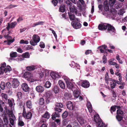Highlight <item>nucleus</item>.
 Segmentation results:
<instances>
[{
	"mask_svg": "<svg viewBox=\"0 0 127 127\" xmlns=\"http://www.w3.org/2000/svg\"><path fill=\"white\" fill-rule=\"evenodd\" d=\"M55 122L57 123L58 125H59L61 123V120L59 119H56Z\"/></svg>",
	"mask_w": 127,
	"mask_h": 127,
	"instance_id": "nucleus-63",
	"label": "nucleus"
},
{
	"mask_svg": "<svg viewBox=\"0 0 127 127\" xmlns=\"http://www.w3.org/2000/svg\"><path fill=\"white\" fill-rule=\"evenodd\" d=\"M116 0H109V3L110 5L113 6L116 2Z\"/></svg>",
	"mask_w": 127,
	"mask_h": 127,
	"instance_id": "nucleus-39",
	"label": "nucleus"
},
{
	"mask_svg": "<svg viewBox=\"0 0 127 127\" xmlns=\"http://www.w3.org/2000/svg\"><path fill=\"white\" fill-rule=\"evenodd\" d=\"M50 117V115L48 112H46L44 115L43 116V117L48 119Z\"/></svg>",
	"mask_w": 127,
	"mask_h": 127,
	"instance_id": "nucleus-43",
	"label": "nucleus"
},
{
	"mask_svg": "<svg viewBox=\"0 0 127 127\" xmlns=\"http://www.w3.org/2000/svg\"><path fill=\"white\" fill-rule=\"evenodd\" d=\"M58 83L61 88L63 89H64L65 88V85L64 82L61 80L58 81Z\"/></svg>",
	"mask_w": 127,
	"mask_h": 127,
	"instance_id": "nucleus-20",
	"label": "nucleus"
},
{
	"mask_svg": "<svg viewBox=\"0 0 127 127\" xmlns=\"http://www.w3.org/2000/svg\"><path fill=\"white\" fill-rule=\"evenodd\" d=\"M22 87L23 90L25 92H27L29 90V87L27 84L23 83L22 85Z\"/></svg>",
	"mask_w": 127,
	"mask_h": 127,
	"instance_id": "nucleus-15",
	"label": "nucleus"
},
{
	"mask_svg": "<svg viewBox=\"0 0 127 127\" xmlns=\"http://www.w3.org/2000/svg\"><path fill=\"white\" fill-rule=\"evenodd\" d=\"M11 69V68L9 66H7L6 67L4 68L3 71L4 72L6 73L9 72Z\"/></svg>",
	"mask_w": 127,
	"mask_h": 127,
	"instance_id": "nucleus-29",
	"label": "nucleus"
},
{
	"mask_svg": "<svg viewBox=\"0 0 127 127\" xmlns=\"http://www.w3.org/2000/svg\"><path fill=\"white\" fill-rule=\"evenodd\" d=\"M23 75L24 78L31 82H34L35 80L33 79L32 74L30 72H26L23 74Z\"/></svg>",
	"mask_w": 127,
	"mask_h": 127,
	"instance_id": "nucleus-3",
	"label": "nucleus"
},
{
	"mask_svg": "<svg viewBox=\"0 0 127 127\" xmlns=\"http://www.w3.org/2000/svg\"><path fill=\"white\" fill-rule=\"evenodd\" d=\"M72 64L74 66L76 67H78V66H79V64H77L76 63H75L73 62L72 63Z\"/></svg>",
	"mask_w": 127,
	"mask_h": 127,
	"instance_id": "nucleus-64",
	"label": "nucleus"
},
{
	"mask_svg": "<svg viewBox=\"0 0 127 127\" xmlns=\"http://www.w3.org/2000/svg\"><path fill=\"white\" fill-rule=\"evenodd\" d=\"M106 62L107 60L105 56L104 55L103 57V62L104 64H105L106 63Z\"/></svg>",
	"mask_w": 127,
	"mask_h": 127,
	"instance_id": "nucleus-59",
	"label": "nucleus"
},
{
	"mask_svg": "<svg viewBox=\"0 0 127 127\" xmlns=\"http://www.w3.org/2000/svg\"><path fill=\"white\" fill-rule=\"evenodd\" d=\"M22 94L20 92H18L17 96L19 98H21L22 97Z\"/></svg>",
	"mask_w": 127,
	"mask_h": 127,
	"instance_id": "nucleus-53",
	"label": "nucleus"
},
{
	"mask_svg": "<svg viewBox=\"0 0 127 127\" xmlns=\"http://www.w3.org/2000/svg\"><path fill=\"white\" fill-rule=\"evenodd\" d=\"M8 114L9 115V118L14 117H15L14 114L13 113L12 111L11 110L8 111Z\"/></svg>",
	"mask_w": 127,
	"mask_h": 127,
	"instance_id": "nucleus-38",
	"label": "nucleus"
},
{
	"mask_svg": "<svg viewBox=\"0 0 127 127\" xmlns=\"http://www.w3.org/2000/svg\"><path fill=\"white\" fill-rule=\"evenodd\" d=\"M16 120L15 117H10L9 118L10 122L11 124L12 125H13L14 123V121Z\"/></svg>",
	"mask_w": 127,
	"mask_h": 127,
	"instance_id": "nucleus-27",
	"label": "nucleus"
},
{
	"mask_svg": "<svg viewBox=\"0 0 127 127\" xmlns=\"http://www.w3.org/2000/svg\"><path fill=\"white\" fill-rule=\"evenodd\" d=\"M55 112L54 115H53L52 117V119L54 120L56 117H59L60 116V113L61 112L62 109L60 108L55 107L54 108Z\"/></svg>",
	"mask_w": 127,
	"mask_h": 127,
	"instance_id": "nucleus-5",
	"label": "nucleus"
},
{
	"mask_svg": "<svg viewBox=\"0 0 127 127\" xmlns=\"http://www.w3.org/2000/svg\"><path fill=\"white\" fill-rule=\"evenodd\" d=\"M73 91V94L74 97L76 98H78L80 94L79 91L75 89Z\"/></svg>",
	"mask_w": 127,
	"mask_h": 127,
	"instance_id": "nucleus-16",
	"label": "nucleus"
},
{
	"mask_svg": "<svg viewBox=\"0 0 127 127\" xmlns=\"http://www.w3.org/2000/svg\"><path fill=\"white\" fill-rule=\"evenodd\" d=\"M39 46L42 48H44L45 47V45L44 42H40Z\"/></svg>",
	"mask_w": 127,
	"mask_h": 127,
	"instance_id": "nucleus-52",
	"label": "nucleus"
},
{
	"mask_svg": "<svg viewBox=\"0 0 127 127\" xmlns=\"http://www.w3.org/2000/svg\"><path fill=\"white\" fill-rule=\"evenodd\" d=\"M41 72L43 73L45 76H47L49 74V71L48 70L43 69L41 70Z\"/></svg>",
	"mask_w": 127,
	"mask_h": 127,
	"instance_id": "nucleus-36",
	"label": "nucleus"
},
{
	"mask_svg": "<svg viewBox=\"0 0 127 127\" xmlns=\"http://www.w3.org/2000/svg\"><path fill=\"white\" fill-rule=\"evenodd\" d=\"M52 94L50 91H48L46 92L44 94V96L47 99H50L52 96Z\"/></svg>",
	"mask_w": 127,
	"mask_h": 127,
	"instance_id": "nucleus-13",
	"label": "nucleus"
},
{
	"mask_svg": "<svg viewBox=\"0 0 127 127\" xmlns=\"http://www.w3.org/2000/svg\"><path fill=\"white\" fill-rule=\"evenodd\" d=\"M110 87L112 89L114 88L116 86L115 80H113L110 82Z\"/></svg>",
	"mask_w": 127,
	"mask_h": 127,
	"instance_id": "nucleus-23",
	"label": "nucleus"
},
{
	"mask_svg": "<svg viewBox=\"0 0 127 127\" xmlns=\"http://www.w3.org/2000/svg\"><path fill=\"white\" fill-rule=\"evenodd\" d=\"M18 125L20 126H22L24 125V123L23 121H21L19 120V121Z\"/></svg>",
	"mask_w": 127,
	"mask_h": 127,
	"instance_id": "nucleus-56",
	"label": "nucleus"
},
{
	"mask_svg": "<svg viewBox=\"0 0 127 127\" xmlns=\"http://www.w3.org/2000/svg\"><path fill=\"white\" fill-rule=\"evenodd\" d=\"M40 38L39 36L37 35L34 34L32 37V40L30 41V44L33 46H34L37 44V43L40 41Z\"/></svg>",
	"mask_w": 127,
	"mask_h": 127,
	"instance_id": "nucleus-1",
	"label": "nucleus"
},
{
	"mask_svg": "<svg viewBox=\"0 0 127 127\" xmlns=\"http://www.w3.org/2000/svg\"><path fill=\"white\" fill-rule=\"evenodd\" d=\"M17 24V22H12L11 23H8V26L6 27V29L8 31L10 28H13Z\"/></svg>",
	"mask_w": 127,
	"mask_h": 127,
	"instance_id": "nucleus-9",
	"label": "nucleus"
},
{
	"mask_svg": "<svg viewBox=\"0 0 127 127\" xmlns=\"http://www.w3.org/2000/svg\"><path fill=\"white\" fill-rule=\"evenodd\" d=\"M116 118L119 121H121V120H122L123 119V117L122 116L119 115H117L116 116Z\"/></svg>",
	"mask_w": 127,
	"mask_h": 127,
	"instance_id": "nucleus-50",
	"label": "nucleus"
},
{
	"mask_svg": "<svg viewBox=\"0 0 127 127\" xmlns=\"http://www.w3.org/2000/svg\"><path fill=\"white\" fill-rule=\"evenodd\" d=\"M70 12L69 13H74L75 14H77V11L76 9V7L73 6L72 7H71L70 8Z\"/></svg>",
	"mask_w": 127,
	"mask_h": 127,
	"instance_id": "nucleus-19",
	"label": "nucleus"
},
{
	"mask_svg": "<svg viewBox=\"0 0 127 127\" xmlns=\"http://www.w3.org/2000/svg\"><path fill=\"white\" fill-rule=\"evenodd\" d=\"M116 84L117 83L118 85H124L125 83L124 82H122V81H119L117 80H115Z\"/></svg>",
	"mask_w": 127,
	"mask_h": 127,
	"instance_id": "nucleus-45",
	"label": "nucleus"
},
{
	"mask_svg": "<svg viewBox=\"0 0 127 127\" xmlns=\"http://www.w3.org/2000/svg\"><path fill=\"white\" fill-rule=\"evenodd\" d=\"M6 86L8 88H10L11 87V85L9 82H8L6 83Z\"/></svg>",
	"mask_w": 127,
	"mask_h": 127,
	"instance_id": "nucleus-61",
	"label": "nucleus"
},
{
	"mask_svg": "<svg viewBox=\"0 0 127 127\" xmlns=\"http://www.w3.org/2000/svg\"><path fill=\"white\" fill-rule=\"evenodd\" d=\"M24 60V59H23L21 58H18L16 59H14V60H16L18 62H19L20 61H21L23 60Z\"/></svg>",
	"mask_w": 127,
	"mask_h": 127,
	"instance_id": "nucleus-55",
	"label": "nucleus"
},
{
	"mask_svg": "<svg viewBox=\"0 0 127 127\" xmlns=\"http://www.w3.org/2000/svg\"><path fill=\"white\" fill-rule=\"evenodd\" d=\"M56 106L57 108H62L63 107V105L61 103H57L56 104Z\"/></svg>",
	"mask_w": 127,
	"mask_h": 127,
	"instance_id": "nucleus-47",
	"label": "nucleus"
},
{
	"mask_svg": "<svg viewBox=\"0 0 127 127\" xmlns=\"http://www.w3.org/2000/svg\"><path fill=\"white\" fill-rule=\"evenodd\" d=\"M23 115L24 118L27 119H30L32 116V113L30 112H28L27 113L26 112H24L23 113Z\"/></svg>",
	"mask_w": 127,
	"mask_h": 127,
	"instance_id": "nucleus-8",
	"label": "nucleus"
},
{
	"mask_svg": "<svg viewBox=\"0 0 127 127\" xmlns=\"http://www.w3.org/2000/svg\"><path fill=\"white\" fill-rule=\"evenodd\" d=\"M72 126L73 127H78V122L76 121H74L72 123Z\"/></svg>",
	"mask_w": 127,
	"mask_h": 127,
	"instance_id": "nucleus-40",
	"label": "nucleus"
},
{
	"mask_svg": "<svg viewBox=\"0 0 127 127\" xmlns=\"http://www.w3.org/2000/svg\"><path fill=\"white\" fill-rule=\"evenodd\" d=\"M111 113H112L113 112L115 111L116 110V108L115 106H114L111 107Z\"/></svg>",
	"mask_w": 127,
	"mask_h": 127,
	"instance_id": "nucleus-60",
	"label": "nucleus"
},
{
	"mask_svg": "<svg viewBox=\"0 0 127 127\" xmlns=\"http://www.w3.org/2000/svg\"><path fill=\"white\" fill-rule=\"evenodd\" d=\"M51 86V84L50 82L47 81L46 82L45 85L44 87L46 88H50Z\"/></svg>",
	"mask_w": 127,
	"mask_h": 127,
	"instance_id": "nucleus-33",
	"label": "nucleus"
},
{
	"mask_svg": "<svg viewBox=\"0 0 127 127\" xmlns=\"http://www.w3.org/2000/svg\"><path fill=\"white\" fill-rule=\"evenodd\" d=\"M30 55L28 52H26L23 54L22 55V57L24 58H29Z\"/></svg>",
	"mask_w": 127,
	"mask_h": 127,
	"instance_id": "nucleus-35",
	"label": "nucleus"
},
{
	"mask_svg": "<svg viewBox=\"0 0 127 127\" xmlns=\"http://www.w3.org/2000/svg\"><path fill=\"white\" fill-rule=\"evenodd\" d=\"M0 87L2 90H4L5 87V83L3 82H2L0 84Z\"/></svg>",
	"mask_w": 127,
	"mask_h": 127,
	"instance_id": "nucleus-41",
	"label": "nucleus"
},
{
	"mask_svg": "<svg viewBox=\"0 0 127 127\" xmlns=\"http://www.w3.org/2000/svg\"><path fill=\"white\" fill-rule=\"evenodd\" d=\"M94 120L96 123V125L99 127H103V124L102 120L99 118V116L97 114L95 115L94 117Z\"/></svg>",
	"mask_w": 127,
	"mask_h": 127,
	"instance_id": "nucleus-2",
	"label": "nucleus"
},
{
	"mask_svg": "<svg viewBox=\"0 0 127 127\" xmlns=\"http://www.w3.org/2000/svg\"><path fill=\"white\" fill-rule=\"evenodd\" d=\"M2 97L4 100H7L8 99V95L2 93L1 94Z\"/></svg>",
	"mask_w": 127,
	"mask_h": 127,
	"instance_id": "nucleus-31",
	"label": "nucleus"
},
{
	"mask_svg": "<svg viewBox=\"0 0 127 127\" xmlns=\"http://www.w3.org/2000/svg\"><path fill=\"white\" fill-rule=\"evenodd\" d=\"M108 31L110 32H115V29L114 28L110 25L107 24V26Z\"/></svg>",
	"mask_w": 127,
	"mask_h": 127,
	"instance_id": "nucleus-12",
	"label": "nucleus"
},
{
	"mask_svg": "<svg viewBox=\"0 0 127 127\" xmlns=\"http://www.w3.org/2000/svg\"><path fill=\"white\" fill-rule=\"evenodd\" d=\"M104 8L105 10L106 11H108L109 10V7L108 3L107 1H105L104 2Z\"/></svg>",
	"mask_w": 127,
	"mask_h": 127,
	"instance_id": "nucleus-24",
	"label": "nucleus"
},
{
	"mask_svg": "<svg viewBox=\"0 0 127 127\" xmlns=\"http://www.w3.org/2000/svg\"><path fill=\"white\" fill-rule=\"evenodd\" d=\"M125 12L124 10L123 9H120L119 10L118 13L120 15H123Z\"/></svg>",
	"mask_w": 127,
	"mask_h": 127,
	"instance_id": "nucleus-51",
	"label": "nucleus"
},
{
	"mask_svg": "<svg viewBox=\"0 0 127 127\" xmlns=\"http://www.w3.org/2000/svg\"><path fill=\"white\" fill-rule=\"evenodd\" d=\"M77 119L81 124H82L85 123V121L83 120L82 118L80 116L77 117Z\"/></svg>",
	"mask_w": 127,
	"mask_h": 127,
	"instance_id": "nucleus-21",
	"label": "nucleus"
},
{
	"mask_svg": "<svg viewBox=\"0 0 127 127\" xmlns=\"http://www.w3.org/2000/svg\"><path fill=\"white\" fill-rule=\"evenodd\" d=\"M6 66V64L5 63L2 64L1 65L0 67V74H2L4 73L3 70L5 67Z\"/></svg>",
	"mask_w": 127,
	"mask_h": 127,
	"instance_id": "nucleus-22",
	"label": "nucleus"
},
{
	"mask_svg": "<svg viewBox=\"0 0 127 127\" xmlns=\"http://www.w3.org/2000/svg\"><path fill=\"white\" fill-rule=\"evenodd\" d=\"M107 24H101L99 25L98 28L100 30H105L107 28Z\"/></svg>",
	"mask_w": 127,
	"mask_h": 127,
	"instance_id": "nucleus-14",
	"label": "nucleus"
},
{
	"mask_svg": "<svg viewBox=\"0 0 127 127\" xmlns=\"http://www.w3.org/2000/svg\"><path fill=\"white\" fill-rule=\"evenodd\" d=\"M54 92L55 94L58 93L59 92V89L57 87L55 86L53 88Z\"/></svg>",
	"mask_w": 127,
	"mask_h": 127,
	"instance_id": "nucleus-46",
	"label": "nucleus"
},
{
	"mask_svg": "<svg viewBox=\"0 0 127 127\" xmlns=\"http://www.w3.org/2000/svg\"><path fill=\"white\" fill-rule=\"evenodd\" d=\"M10 56L11 57L16 58L18 56V55L17 52H12L10 53Z\"/></svg>",
	"mask_w": 127,
	"mask_h": 127,
	"instance_id": "nucleus-28",
	"label": "nucleus"
},
{
	"mask_svg": "<svg viewBox=\"0 0 127 127\" xmlns=\"http://www.w3.org/2000/svg\"><path fill=\"white\" fill-rule=\"evenodd\" d=\"M19 84V82L16 79H14L12 81V86L13 88H16L17 87Z\"/></svg>",
	"mask_w": 127,
	"mask_h": 127,
	"instance_id": "nucleus-7",
	"label": "nucleus"
},
{
	"mask_svg": "<svg viewBox=\"0 0 127 127\" xmlns=\"http://www.w3.org/2000/svg\"><path fill=\"white\" fill-rule=\"evenodd\" d=\"M68 115V113L66 111H65L63 114L62 117L63 118H64L67 117Z\"/></svg>",
	"mask_w": 127,
	"mask_h": 127,
	"instance_id": "nucleus-44",
	"label": "nucleus"
},
{
	"mask_svg": "<svg viewBox=\"0 0 127 127\" xmlns=\"http://www.w3.org/2000/svg\"><path fill=\"white\" fill-rule=\"evenodd\" d=\"M64 96L65 98L68 99L71 97V95L70 94H68L67 93H65L64 94Z\"/></svg>",
	"mask_w": 127,
	"mask_h": 127,
	"instance_id": "nucleus-42",
	"label": "nucleus"
},
{
	"mask_svg": "<svg viewBox=\"0 0 127 127\" xmlns=\"http://www.w3.org/2000/svg\"><path fill=\"white\" fill-rule=\"evenodd\" d=\"M28 108L30 109L32 108V104L31 101L30 100H29L26 102Z\"/></svg>",
	"mask_w": 127,
	"mask_h": 127,
	"instance_id": "nucleus-34",
	"label": "nucleus"
},
{
	"mask_svg": "<svg viewBox=\"0 0 127 127\" xmlns=\"http://www.w3.org/2000/svg\"><path fill=\"white\" fill-rule=\"evenodd\" d=\"M36 67L33 65L29 66L26 67L27 69L28 70H32L35 69Z\"/></svg>",
	"mask_w": 127,
	"mask_h": 127,
	"instance_id": "nucleus-30",
	"label": "nucleus"
},
{
	"mask_svg": "<svg viewBox=\"0 0 127 127\" xmlns=\"http://www.w3.org/2000/svg\"><path fill=\"white\" fill-rule=\"evenodd\" d=\"M69 18L71 20H74L73 21H75L74 19L76 18H75V16L74 15L71 13H68Z\"/></svg>",
	"mask_w": 127,
	"mask_h": 127,
	"instance_id": "nucleus-32",
	"label": "nucleus"
},
{
	"mask_svg": "<svg viewBox=\"0 0 127 127\" xmlns=\"http://www.w3.org/2000/svg\"><path fill=\"white\" fill-rule=\"evenodd\" d=\"M82 86L84 88H87L89 87L90 84L87 81H85L82 83Z\"/></svg>",
	"mask_w": 127,
	"mask_h": 127,
	"instance_id": "nucleus-17",
	"label": "nucleus"
},
{
	"mask_svg": "<svg viewBox=\"0 0 127 127\" xmlns=\"http://www.w3.org/2000/svg\"><path fill=\"white\" fill-rule=\"evenodd\" d=\"M68 123V121L66 119H64L63 121V124L64 125H66Z\"/></svg>",
	"mask_w": 127,
	"mask_h": 127,
	"instance_id": "nucleus-62",
	"label": "nucleus"
},
{
	"mask_svg": "<svg viewBox=\"0 0 127 127\" xmlns=\"http://www.w3.org/2000/svg\"><path fill=\"white\" fill-rule=\"evenodd\" d=\"M59 10L61 12H64L65 10V6L64 5L61 6L60 7Z\"/></svg>",
	"mask_w": 127,
	"mask_h": 127,
	"instance_id": "nucleus-37",
	"label": "nucleus"
},
{
	"mask_svg": "<svg viewBox=\"0 0 127 127\" xmlns=\"http://www.w3.org/2000/svg\"><path fill=\"white\" fill-rule=\"evenodd\" d=\"M44 100L42 98H41L39 99V103L40 104L43 105L44 104Z\"/></svg>",
	"mask_w": 127,
	"mask_h": 127,
	"instance_id": "nucleus-48",
	"label": "nucleus"
},
{
	"mask_svg": "<svg viewBox=\"0 0 127 127\" xmlns=\"http://www.w3.org/2000/svg\"><path fill=\"white\" fill-rule=\"evenodd\" d=\"M64 79L66 83V86L68 88L71 89L72 91L75 89L74 87L73 84L70 82V80L68 78L66 77H64Z\"/></svg>",
	"mask_w": 127,
	"mask_h": 127,
	"instance_id": "nucleus-6",
	"label": "nucleus"
},
{
	"mask_svg": "<svg viewBox=\"0 0 127 127\" xmlns=\"http://www.w3.org/2000/svg\"><path fill=\"white\" fill-rule=\"evenodd\" d=\"M44 22L43 21H39L34 23L32 26V27H35L38 25H43Z\"/></svg>",
	"mask_w": 127,
	"mask_h": 127,
	"instance_id": "nucleus-25",
	"label": "nucleus"
},
{
	"mask_svg": "<svg viewBox=\"0 0 127 127\" xmlns=\"http://www.w3.org/2000/svg\"><path fill=\"white\" fill-rule=\"evenodd\" d=\"M123 111L120 109H119L117 110V113L118 115V114H123Z\"/></svg>",
	"mask_w": 127,
	"mask_h": 127,
	"instance_id": "nucleus-49",
	"label": "nucleus"
},
{
	"mask_svg": "<svg viewBox=\"0 0 127 127\" xmlns=\"http://www.w3.org/2000/svg\"><path fill=\"white\" fill-rule=\"evenodd\" d=\"M14 100L13 99L11 100V99H8V104L9 107H12L13 105L14 104Z\"/></svg>",
	"mask_w": 127,
	"mask_h": 127,
	"instance_id": "nucleus-26",
	"label": "nucleus"
},
{
	"mask_svg": "<svg viewBox=\"0 0 127 127\" xmlns=\"http://www.w3.org/2000/svg\"><path fill=\"white\" fill-rule=\"evenodd\" d=\"M36 90L38 93H42L44 91V88L42 86H38L36 87Z\"/></svg>",
	"mask_w": 127,
	"mask_h": 127,
	"instance_id": "nucleus-11",
	"label": "nucleus"
},
{
	"mask_svg": "<svg viewBox=\"0 0 127 127\" xmlns=\"http://www.w3.org/2000/svg\"><path fill=\"white\" fill-rule=\"evenodd\" d=\"M67 107L70 110H72L74 107V105L71 102L69 101L67 103Z\"/></svg>",
	"mask_w": 127,
	"mask_h": 127,
	"instance_id": "nucleus-10",
	"label": "nucleus"
},
{
	"mask_svg": "<svg viewBox=\"0 0 127 127\" xmlns=\"http://www.w3.org/2000/svg\"><path fill=\"white\" fill-rule=\"evenodd\" d=\"M14 41V39H13L12 40H8L7 43V44L9 45L11 43H12Z\"/></svg>",
	"mask_w": 127,
	"mask_h": 127,
	"instance_id": "nucleus-58",
	"label": "nucleus"
},
{
	"mask_svg": "<svg viewBox=\"0 0 127 127\" xmlns=\"http://www.w3.org/2000/svg\"><path fill=\"white\" fill-rule=\"evenodd\" d=\"M109 64L110 65H114L116 64V63L113 62L112 60H109L108 61Z\"/></svg>",
	"mask_w": 127,
	"mask_h": 127,
	"instance_id": "nucleus-54",
	"label": "nucleus"
},
{
	"mask_svg": "<svg viewBox=\"0 0 127 127\" xmlns=\"http://www.w3.org/2000/svg\"><path fill=\"white\" fill-rule=\"evenodd\" d=\"M74 20L75 21H73L71 23L73 27L76 29L80 28L81 27V25L79 23V19L78 18H75Z\"/></svg>",
	"mask_w": 127,
	"mask_h": 127,
	"instance_id": "nucleus-4",
	"label": "nucleus"
},
{
	"mask_svg": "<svg viewBox=\"0 0 127 127\" xmlns=\"http://www.w3.org/2000/svg\"><path fill=\"white\" fill-rule=\"evenodd\" d=\"M52 3L54 6H56L57 4L58 1L57 0H52Z\"/></svg>",
	"mask_w": 127,
	"mask_h": 127,
	"instance_id": "nucleus-57",
	"label": "nucleus"
},
{
	"mask_svg": "<svg viewBox=\"0 0 127 127\" xmlns=\"http://www.w3.org/2000/svg\"><path fill=\"white\" fill-rule=\"evenodd\" d=\"M50 76L54 79H55L59 77V75L58 74L53 72L51 73Z\"/></svg>",
	"mask_w": 127,
	"mask_h": 127,
	"instance_id": "nucleus-18",
	"label": "nucleus"
}]
</instances>
